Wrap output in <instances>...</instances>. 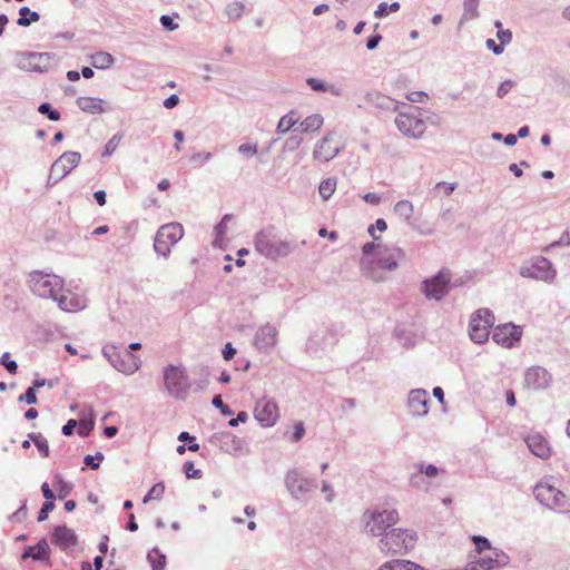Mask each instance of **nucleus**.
<instances>
[{
  "label": "nucleus",
  "instance_id": "obj_1",
  "mask_svg": "<svg viewBox=\"0 0 570 570\" xmlns=\"http://www.w3.org/2000/svg\"><path fill=\"white\" fill-rule=\"evenodd\" d=\"M399 520V511L389 502L375 504L366 509L362 515L365 533L381 538H383V535L389 532L387 529L396 524Z\"/></svg>",
  "mask_w": 570,
  "mask_h": 570
},
{
  "label": "nucleus",
  "instance_id": "obj_2",
  "mask_svg": "<svg viewBox=\"0 0 570 570\" xmlns=\"http://www.w3.org/2000/svg\"><path fill=\"white\" fill-rule=\"evenodd\" d=\"M417 542V533L412 529L393 528L379 541V549L384 554L405 556Z\"/></svg>",
  "mask_w": 570,
  "mask_h": 570
},
{
  "label": "nucleus",
  "instance_id": "obj_3",
  "mask_svg": "<svg viewBox=\"0 0 570 570\" xmlns=\"http://www.w3.org/2000/svg\"><path fill=\"white\" fill-rule=\"evenodd\" d=\"M27 284L36 296L51 299L57 298V295L62 292L65 286V282L60 276L43 271L30 272Z\"/></svg>",
  "mask_w": 570,
  "mask_h": 570
},
{
  "label": "nucleus",
  "instance_id": "obj_4",
  "mask_svg": "<svg viewBox=\"0 0 570 570\" xmlns=\"http://www.w3.org/2000/svg\"><path fill=\"white\" fill-rule=\"evenodd\" d=\"M284 484L291 498L301 503H306L308 494L317 487L316 480L308 476L306 471L298 466L286 472Z\"/></svg>",
  "mask_w": 570,
  "mask_h": 570
},
{
  "label": "nucleus",
  "instance_id": "obj_5",
  "mask_svg": "<svg viewBox=\"0 0 570 570\" xmlns=\"http://www.w3.org/2000/svg\"><path fill=\"white\" fill-rule=\"evenodd\" d=\"M535 499L544 507L559 513L570 511V499L548 481L539 482L534 489Z\"/></svg>",
  "mask_w": 570,
  "mask_h": 570
},
{
  "label": "nucleus",
  "instance_id": "obj_6",
  "mask_svg": "<svg viewBox=\"0 0 570 570\" xmlns=\"http://www.w3.org/2000/svg\"><path fill=\"white\" fill-rule=\"evenodd\" d=\"M522 277L542 281L544 283H552L557 276V271L552 263L543 257L535 256L524 262L519 269Z\"/></svg>",
  "mask_w": 570,
  "mask_h": 570
},
{
  "label": "nucleus",
  "instance_id": "obj_7",
  "mask_svg": "<svg viewBox=\"0 0 570 570\" xmlns=\"http://www.w3.org/2000/svg\"><path fill=\"white\" fill-rule=\"evenodd\" d=\"M102 354L115 370L126 375L134 374L141 366L138 356L131 354L130 351L120 352L114 345L104 346Z\"/></svg>",
  "mask_w": 570,
  "mask_h": 570
},
{
  "label": "nucleus",
  "instance_id": "obj_8",
  "mask_svg": "<svg viewBox=\"0 0 570 570\" xmlns=\"http://www.w3.org/2000/svg\"><path fill=\"white\" fill-rule=\"evenodd\" d=\"M163 376L165 389L170 396L177 400L186 397L189 382L184 367L170 364L164 368Z\"/></svg>",
  "mask_w": 570,
  "mask_h": 570
},
{
  "label": "nucleus",
  "instance_id": "obj_9",
  "mask_svg": "<svg viewBox=\"0 0 570 570\" xmlns=\"http://www.w3.org/2000/svg\"><path fill=\"white\" fill-rule=\"evenodd\" d=\"M184 236V228L179 223H169L159 227L154 240L155 252L164 257H168L171 247Z\"/></svg>",
  "mask_w": 570,
  "mask_h": 570
},
{
  "label": "nucleus",
  "instance_id": "obj_10",
  "mask_svg": "<svg viewBox=\"0 0 570 570\" xmlns=\"http://www.w3.org/2000/svg\"><path fill=\"white\" fill-rule=\"evenodd\" d=\"M494 315L489 308H479L470 320L469 335L476 344H483L489 340L490 328L494 325Z\"/></svg>",
  "mask_w": 570,
  "mask_h": 570
},
{
  "label": "nucleus",
  "instance_id": "obj_11",
  "mask_svg": "<svg viewBox=\"0 0 570 570\" xmlns=\"http://www.w3.org/2000/svg\"><path fill=\"white\" fill-rule=\"evenodd\" d=\"M53 56L51 52H22L18 56L17 66L26 71L46 72Z\"/></svg>",
  "mask_w": 570,
  "mask_h": 570
},
{
  "label": "nucleus",
  "instance_id": "obj_12",
  "mask_svg": "<svg viewBox=\"0 0 570 570\" xmlns=\"http://www.w3.org/2000/svg\"><path fill=\"white\" fill-rule=\"evenodd\" d=\"M450 275L439 272L436 275L422 282L421 291L428 299L441 301L449 294Z\"/></svg>",
  "mask_w": 570,
  "mask_h": 570
},
{
  "label": "nucleus",
  "instance_id": "obj_13",
  "mask_svg": "<svg viewBox=\"0 0 570 570\" xmlns=\"http://www.w3.org/2000/svg\"><path fill=\"white\" fill-rule=\"evenodd\" d=\"M396 128L406 137L420 139L425 132L426 125L414 114L399 112L395 117Z\"/></svg>",
  "mask_w": 570,
  "mask_h": 570
},
{
  "label": "nucleus",
  "instance_id": "obj_14",
  "mask_svg": "<svg viewBox=\"0 0 570 570\" xmlns=\"http://www.w3.org/2000/svg\"><path fill=\"white\" fill-rule=\"evenodd\" d=\"M405 261V253L399 246L377 245V256L373 264L385 271H394Z\"/></svg>",
  "mask_w": 570,
  "mask_h": 570
},
{
  "label": "nucleus",
  "instance_id": "obj_15",
  "mask_svg": "<svg viewBox=\"0 0 570 570\" xmlns=\"http://www.w3.org/2000/svg\"><path fill=\"white\" fill-rule=\"evenodd\" d=\"M254 416L264 428L275 425L279 419V411L276 402L269 399L259 400L256 403Z\"/></svg>",
  "mask_w": 570,
  "mask_h": 570
},
{
  "label": "nucleus",
  "instance_id": "obj_16",
  "mask_svg": "<svg viewBox=\"0 0 570 570\" xmlns=\"http://www.w3.org/2000/svg\"><path fill=\"white\" fill-rule=\"evenodd\" d=\"M510 562V557L501 549L494 548L490 556L480 558L475 563H470L465 570H495L505 567Z\"/></svg>",
  "mask_w": 570,
  "mask_h": 570
},
{
  "label": "nucleus",
  "instance_id": "obj_17",
  "mask_svg": "<svg viewBox=\"0 0 570 570\" xmlns=\"http://www.w3.org/2000/svg\"><path fill=\"white\" fill-rule=\"evenodd\" d=\"M521 335L522 331L519 326L508 323L494 327L492 340L504 347H511L521 338Z\"/></svg>",
  "mask_w": 570,
  "mask_h": 570
},
{
  "label": "nucleus",
  "instance_id": "obj_18",
  "mask_svg": "<svg viewBox=\"0 0 570 570\" xmlns=\"http://www.w3.org/2000/svg\"><path fill=\"white\" fill-rule=\"evenodd\" d=\"M341 147L334 144L333 135L330 134L316 142L313 150V158L320 163H327L340 154Z\"/></svg>",
  "mask_w": 570,
  "mask_h": 570
},
{
  "label": "nucleus",
  "instance_id": "obj_19",
  "mask_svg": "<svg viewBox=\"0 0 570 570\" xmlns=\"http://www.w3.org/2000/svg\"><path fill=\"white\" fill-rule=\"evenodd\" d=\"M551 382V374L541 366H531L524 373V385L532 390L546 389Z\"/></svg>",
  "mask_w": 570,
  "mask_h": 570
},
{
  "label": "nucleus",
  "instance_id": "obj_20",
  "mask_svg": "<svg viewBox=\"0 0 570 570\" xmlns=\"http://www.w3.org/2000/svg\"><path fill=\"white\" fill-rule=\"evenodd\" d=\"M429 395L423 389H415L409 393L407 407L413 416H424L429 413Z\"/></svg>",
  "mask_w": 570,
  "mask_h": 570
},
{
  "label": "nucleus",
  "instance_id": "obj_21",
  "mask_svg": "<svg viewBox=\"0 0 570 570\" xmlns=\"http://www.w3.org/2000/svg\"><path fill=\"white\" fill-rule=\"evenodd\" d=\"M51 542L61 550H67L77 546L78 537L76 532L67 525H56L51 533Z\"/></svg>",
  "mask_w": 570,
  "mask_h": 570
},
{
  "label": "nucleus",
  "instance_id": "obj_22",
  "mask_svg": "<svg viewBox=\"0 0 570 570\" xmlns=\"http://www.w3.org/2000/svg\"><path fill=\"white\" fill-rule=\"evenodd\" d=\"M81 161V154L78 151H65L53 161V171H59L60 176L69 175Z\"/></svg>",
  "mask_w": 570,
  "mask_h": 570
},
{
  "label": "nucleus",
  "instance_id": "obj_23",
  "mask_svg": "<svg viewBox=\"0 0 570 570\" xmlns=\"http://www.w3.org/2000/svg\"><path fill=\"white\" fill-rule=\"evenodd\" d=\"M529 450L532 454L540 459H548L551 455V448L549 441L540 433L529 434L524 439Z\"/></svg>",
  "mask_w": 570,
  "mask_h": 570
},
{
  "label": "nucleus",
  "instance_id": "obj_24",
  "mask_svg": "<svg viewBox=\"0 0 570 570\" xmlns=\"http://www.w3.org/2000/svg\"><path fill=\"white\" fill-rule=\"evenodd\" d=\"M58 306L63 312H78L86 307V299L70 291L61 292L55 298Z\"/></svg>",
  "mask_w": 570,
  "mask_h": 570
},
{
  "label": "nucleus",
  "instance_id": "obj_25",
  "mask_svg": "<svg viewBox=\"0 0 570 570\" xmlns=\"http://www.w3.org/2000/svg\"><path fill=\"white\" fill-rule=\"evenodd\" d=\"M276 335L277 331L275 326L271 324H265L261 326L255 334V346L258 350L268 351L269 348L274 347L276 343Z\"/></svg>",
  "mask_w": 570,
  "mask_h": 570
},
{
  "label": "nucleus",
  "instance_id": "obj_26",
  "mask_svg": "<svg viewBox=\"0 0 570 570\" xmlns=\"http://www.w3.org/2000/svg\"><path fill=\"white\" fill-rule=\"evenodd\" d=\"M50 554V549L46 539H40L36 546L27 547L22 554L21 559L27 560L31 558L35 561H45L48 560Z\"/></svg>",
  "mask_w": 570,
  "mask_h": 570
},
{
  "label": "nucleus",
  "instance_id": "obj_27",
  "mask_svg": "<svg viewBox=\"0 0 570 570\" xmlns=\"http://www.w3.org/2000/svg\"><path fill=\"white\" fill-rule=\"evenodd\" d=\"M76 104L80 110L90 115H100L107 111V108L104 106L105 101L100 98L79 97Z\"/></svg>",
  "mask_w": 570,
  "mask_h": 570
},
{
  "label": "nucleus",
  "instance_id": "obj_28",
  "mask_svg": "<svg viewBox=\"0 0 570 570\" xmlns=\"http://www.w3.org/2000/svg\"><path fill=\"white\" fill-rule=\"evenodd\" d=\"M394 214L405 222L409 226H413L414 206L412 202L407 199L399 200L393 208Z\"/></svg>",
  "mask_w": 570,
  "mask_h": 570
},
{
  "label": "nucleus",
  "instance_id": "obj_29",
  "mask_svg": "<svg viewBox=\"0 0 570 570\" xmlns=\"http://www.w3.org/2000/svg\"><path fill=\"white\" fill-rule=\"evenodd\" d=\"M276 237L272 232L263 230L255 237V248L258 253L267 257V252L273 250Z\"/></svg>",
  "mask_w": 570,
  "mask_h": 570
},
{
  "label": "nucleus",
  "instance_id": "obj_30",
  "mask_svg": "<svg viewBox=\"0 0 570 570\" xmlns=\"http://www.w3.org/2000/svg\"><path fill=\"white\" fill-rule=\"evenodd\" d=\"M306 83L314 91L330 92L335 97L343 95V89L334 83H327L318 78H307Z\"/></svg>",
  "mask_w": 570,
  "mask_h": 570
},
{
  "label": "nucleus",
  "instance_id": "obj_31",
  "mask_svg": "<svg viewBox=\"0 0 570 570\" xmlns=\"http://www.w3.org/2000/svg\"><path fill=\"white\" fill-rule=\"evenodd\" d=\"M423 570V567L409 560H391L380 566L377 570Z\"/></svg>",
  "mask_w": 570,
  "mask_h": 570
},
{
  "label": "nucleus",
  "instance_id": "obj_32",
  "mask_svg": "<svg viewBox=\"0 0 570 570\" xmlns=\"http://www.w3.org/2000/svg\"><path fill=\"white\" fill-rule=\"evenodd\" d=\"M294 249H295V246L291 242L276 239L273 250L267 252V257L272 258V259H277L279 257H286Z\"/></svg>",
  "mask_w": 570,
  "mask_h": 570
},
{
  "label": "nucleus",
  "instance_id": "obj_33",
  "mask_svg": "<svg viewBox=\"0 0 570 570\" xmlns=\"http://www.w3.org/2000/svg\"><path fill=\"white\" fill-rule=\"evenodd\" d=\"M233 219V216L229 214H226L223 216L222 220L215 226L214 228V235L215 238L213 240L214 247H223L224 244V236L227 230V224Z\"/></svg>",
  "mask_w": 570,
  "mask_h": 570
},
{
  "label": "nucleus",
  "instance_id": "obj_34",
  "mask_svg": "<svg viewBox=\"0 0 570 570\" xmlns=\"http://www.w3.org/2000/svg\"><path fill=\"white\" fill-rule=\"evenodd\" d=\"M323 121L324 119L321 115L314 114L302 120L298 129L301 132L305 134L314 132L322 127Z\"/></svg>",
  "mask_w": 570,
  "mask_h": 570
},
{
  "label": "nucleus",
  "instance_id": "obj_35",
  "mask_svg": "<svg viewBox=\"0 0 570 570\" xmlns=\"http://www.w3.org/2000/svg\"><path fill=\"white\" fill-rule=\"evenodd\" d=\"M147 561L149 562L151 570H165L166 556L157 548H153L147 553Z\"/></svg>",
  "mask_w": 570,
  "mask_h": 570
},
{
  "label": "nucleus",
  "instance_id": "obj_36",
  "mask_svg": "<svg viewBox=\"0 0 570 570\" xmlns=\"http://www.w3.org/2000/svg\"><path fill=\"white\" fill-rule=\"evenodd\" d=\"M479 4L480 0H463V13L460 20L461 24L479 17Z\"/></svg>",
  "mask_w": 570,
  "mask_h": 570
},
{
  "label": "nucleus",
  "instance_id": "obj_37",
  "mask_svg": "<svg viewBox=\"0 0 570 570\" xmlns=\"http://www.w3.org/2000/svg\"><path fill=\"white\" fill-rule=\"evenodd\" d=\"M115 62L114 57L105 51H98L91 56V65L96 69H107Z\"/></svg>",
  "mask_w": 570,
  "mask_h": 570
},
{
  "label": "nucleus",
  "instance_id": "obj_38",
  "mask_svg": "<svg viewBox=\"0 0 570 570\" xmlns=\"http://www.w3.org/2000/svg\"><path fill=\"white\" fill-rule=\"evenodd\" d=\"M19 18L17 24L20 27H28L32 22H37L40 19V14L36 11L30 10L28 7H21L19 9Z\"/></svg>",
  "mask_w": 570,
  "mask_h": 570
},
{
  "label": "nucleus",
  "instance_id": "obj_39",
  "mask_svg": "<svg viewBox=\"0 0 570 570\" xmlns=\"http://www.w3.org/2000/svg\"><path fill=\"white\" fill-rule=\"evenodd\" d=\"M299 120V117L295 111H289L286 115H284L278 124H277V131L281 134H285L289 131Z\"/></svg>",
  "mask_w": 570,
  "mask_h": 570
},
{
  "label": "nucleus",
  "instance_id": "obj_40",
  "mask_svg": "<svg viewBox=\"0 0 570 570\" xmlns=\"http://www.w3.org/2000/svg\"><path fill=\"white\" fill-rule=\"evenodd\" d=\"M335 189H336V178L335 177H328V178L322 180L318 186L320 196L324 200H328L332 197V195L334 194Z\"/></svg>",
  "mask_w": 570,
  "mask_h": 570
},
{
  "label": "nucleus",
  "instance_id": "obj_41",
  "mask_svg": "<svg viewBox=\"0 0 570 570\" xmlns=\"http://www.w3.org/2000/svg\"><path fill=\"white\" fill-rule=\"evenodd\" d=\"M245 11V4L240 1H232L225 8V14L228 20L235 21L239 19Z\"/></svg>",
  "mask_w": 570,
  "mask_h": 570
},
{
  "label": "nucleus",
  "instance_id": "obj_42",
  "mask_svg": "<svg viewBox=\"0 0 570 570\" xmlns=\"http://www.w3.org/2000/svg\"><path fill=\"white\" fill-rule=\"evenodd\" d=\"M222 446L225 451H227L232 454H237L243 446V442L238 438L228 433V434L224 435V441H223Z\"/></svg>",
  "mask_w": 570,
  "mask_h": 570
},
{
  "label": "nucleus",
  "instance_id": "obj_43",
  "mask_svg": "<svg viewBox=\"0 0 570 570\" xmlns=\"http://www.w3.org/2000/svg\"><path fill=\"white\" fill-rule=\"evenodd\" d=\"M53 487L58 490V497L65 499L72 491V484L63 480L60 474H56L53 478Z\"/></svg>",
  "mask_w": 570,
  "mask_h": 570
},
{
  "label": "nucleus",
  "instance_id": "obj_44",
  "mask_svg": "<svg viewBox=\"0 0 570 570\" xmlns=\"http://www.w3.org/2000/svg\"><path fill=\"white\" fill-rule=\"evenodd\" d=\"M400 10V3L397 1H394L392 3L387 2H381L376 10L374 11L375 18H384L391 12H396Z\"/></svg>",
  "mask_w": 570,
  "mask_h": 570
},
{
  "label": "nucleus",
  "instance_id": "obj_45",
  "mask_svg": "<svg viewBox=\"0 0 570 570\" xmlns=\"http://www.w3.org/2000/svg\"><path fill=\"white\" fill-rule=\"evenodd\" d=\"M165 493V484L163 482H158L153 485V488L147 492L144 497L142 502L146 504L151 500H160Z\"/></svg>",
  "mask_w": 570,
  "mask_h": 570
},
{
  "label": "nucleus",
  "instance_id": "obj_46",
  "mask_svg": "<svg viewBox=\"0 0 570 570\" xmlns=\"http://www.w3.org/2000/svg\"><path fill=\"white\" fill-rule=\"evenodd\" d=\"M325 343L320 342V335L315 333L312 335L307 342L306 350L308 353L317 355L320 351H324L326 348Z\"/></svg>",
  "mask_w": 570,
  "mask_h": 570
},
{
  "label": "nucleus",
  "instance_id": "obj_47",
  "mask_svg": "<svg viewBox=\"0 0 570 570\" xmlns=\"http://www.w3.org/2000/svg\"><path fill=\"white\" fill-rule=\"evenodd\" d=\"M474 547H475V551L478 553H482L483 551L485 550H490L492 551V547H491V542L488 538L483 537V535H473L471 538Z\"/></svg>",
  "mask_w": 570,
  "mask_h": 570
},
{
  "label": "nucleus",
  "instance_id": "obj_48",
  "mask_svg": "<svg viewBox=\"0 0 570 570\" xmlns=\"http://www.w3.org/2000/svg\"><path fill=\"white\" fill-rule=\"evenodd\" d=\"M122 138V135L120 134H116L114 135L105 145V148H104V151H102V157H109L111 156L115 150L117 149L120 140Z\"/></svg>",
  "mask_w": 570,
  "mask_h": 570
},
{
  "label": "nucleus",
  "instance_id": "obj_49",
  "mask_svg": "<svg viewBox=\"0 0 570 570\" xmlns=\"http://www.w3.org/2000/svg\"><path fill=\"white\" fill-rule=\"evenodd\" d=\"M38 111L41 115L47 116L52 121H58L60 119V112L51 107L49 102H42L38 107Z\"/></svg>",
  "mask_w": 570,
  "mask_h": 570
},
{
  "label": "nucleus",
  "instance_id": "obj_50",
  "mask_svg": "<svg viewBox=\"0 0 570 570\" xmlns=\"http://www.w3.org/2000/svg\"><path fill=\"white\" fill-rule=\"evenodd\" d=\"M416 470L423 475L428 478H435L439 474V468L434 464H424V462H419L415 464Z\"/></svg>",
  "mask_w": 570,
  "mask_h": 570
},
{
  "label": "nucleus",
  "instance_id": "obj_51",
  "mask_svg": "<svg viewBox=\"0 0 570 570\" xmlns=\"http://www.w3.org/2000/svg\"><path fill=\"white\" fill-rule=\"evenodd\" d=\"M0 364L2 366H4V368L10 373V374H17L18 372V364L16 361L13 360H10V353L9 352H6L1 355L0 357Z\"/></svg>",
  "mask_w": 570,
  "mask_h": 570
},
{
  "label": "nucleus",
  "instance_id": "obj_52",
  "mask_svg": "<svg viewBox=\"0 0 570 570\" xmlns=\"http://www.w3.org/2000/svg\"><path fill=\"white\" fill-rule=\"evenodd\" d=\"M102 461L104 454L101 452H97L95 455L88 454L83 459L85 464L92 470H97Z\"/></svg>",
  "mask_w": 570,
  "mask_h": 570
},
{
  "label": "nucleus",
  "instance_id": "obj_53",
  "mask_svg": "<svg viewBox=\"0 0 570 570\" xmlns=\"http://www.w3.org/2000/svg\"><path fill=\"white\" fill-rule=\"evenodd\" d=\"M178 440L180 442H186L188 443V450L189 451H193V452H196L199 450V444L196 442V439L195 436L190 435L188 432L184 431V432H180L179 435H178Z\"/></svg>",
  "mask_w": 570,
  "mask_h": 570
},
{
  "label": "nucleus",
  "instance_id": "obj_54",
  "mask_svg": "<svg viewBox=\"0 0 570 570\" xmlns=\"http://www.w3.org/2000/svg\"><path fill=\"white\" fill-rule=\"evenodd\" d=\"M19 402H24L29 405L36 404L38 402L36 390L33 387H28L23 394L18 397Z\"/></svg>",
  "mask_w": 570,
  "mask_h": 570
},
{
  "label": "nucleus",
  "instance_id": "obj_55",
  "mask_svg": "<svg viewBox=\"0 0 570 570\" xmlns=\"http://www.w3.org/2000/svg\"><path fill=\"white\" fill-rule=\"evenodd\" d=\"M184 472L187 479H200L203 475V472L199 469L194 468V463L191 461L185 462Z\"/></svg>",
  "mask_w": 570,
  "mask_h": 570
},
{
  "label": "nucleus",
  "instance_id": "obj_56",
  "mask_svg": "<svg viewBox=\"0 0 570 570\" xmlns=\"http://www.w3.org/2000/svg\"><path fill=\"white\" fill-rule=\"evenodd\" d=\"M515 86V82L511 79H507L503 82H501L497 89V96L498 98L505 97L511 89Z\"/></svg>",
  "mask_w": 570,
  "mask_h": 570
},
{
  "label": "nucleus",
  "instance_id": "obj_57",
  "mask_svg": "<svg viewBox=\"0 0 570 570\" xmlns=\"http://www.w3.org/2000/svg\"><path fill=\"white\" fill-rule=\"evenodd\" d=\"M212 404L216 409H219L224 416H230L233 414V411L226 404H224L220 395H215L212 400Z\"/></svg>",
  "mask_w": 570,
  "mask_h": 570
},
{
  "label": "nucleus",
  "instance_id": "obj_58",
  "mask_svg": "<svg viewBox=\"0 0 570 570\" xmlns=\"http://www.w3.org/2000/svg\"><path fill=\"white\" fill-rule=\"evenodd\" d=\"M79 428H78V434L81 436V438H86L90 434V432L92 431L94 429V425H95V422L92 420H89V421H85V420H81L79 423H78Z\"/></svg>",
  "mask_w": 570,
  "mask_h": 570
},
{
  "label": "nucleus",
  "instance_id": "obj_59",
  "mask_svg": "<svg viewBox=\"0 0 570 570\" xmlns=\"http://www.w3.org/2000/svg\"><path fill=\"white\" fill-rule=\"evenodd\" d=\"M53 509H55V503H53V502H51V501H46V502L42 504V507H41V509H40V511H39V513H38V518H37V519H38V521H39V522H43V521H46V520L48 519L49 513H50Z\"/></svg>",
  "mask_w": 570,
  "mask_h": 570
},
{
  "label": "nucleus",
  "instance_id": "obj_60",
  "mask_svg": "<svg viewBox=\"0 0 570 570\" xmlns=\"http://www.w3.org/2000/svg\"><path fill=\"white\" fill-rule=\"evenodd\" d=\"M387 228V224L383 218L376 219L374 225H371L367 229L368 234L373 237L374 240H377L379 237L375 236L374 230L377 229L380 232H385Z\"/></svg>",
  "mask_w": 570,
  "mask_h": 570
},
{
  "label": "nucleus",
  "instance_id": "obj_61",
  "mask_svg": "<svg viewBox=\"0 0 570 570\" xmlns=\"http://www.w3.org/2000/svg\"><path fill=\"white\" fill-rule=\"evenodd\" d=\"M212 159V154L208 151L194 154L190 158L191 163L197 166H203Z\"/></svg>",
  "mask_w": 570,
  "mask_h": 570
},
{
  "label": "nucleus",
  "instance_id": "obj_62",
  "mask_svg": "<svg viewBox=\"0 0 570 570\" xmlns=\"http://www.w3.org/2000/svg\"><path fill=\"white\" fill-rule=\"evenodd\" d=\"M159 21L163 28L167 31H174L179 27L178 23H176L174 19L168 14H163Z\"/></svg>",
  "mask_w": 570,
  "mask_h": 570
},
{
  "label": "nucleus",
  "instance_id": "obj_63",
  "mask_svg": "<svg viewBox=\"0 0 570 570\" xmlns=\"http://www.w3.org/2000/svg\"><path fill=\"white\" fill-rule=\"evenodd\" d=\"M304 434H305V428H304L303 422H297L294 425V431L291 434L289 440L292 442H298L304 436Z\"/></svg>",
  "mask_w": 570,
  "mask_h": 570
},
{
  "label": "nucleus",
  "instance_id": "obj_64",
  "mask_svg": "<svg viewBox=\"0 0 570 570\" xmlns=\"http://www.w3.org/2000/svg\"><path fill=\"white\" fill-rule=\"evenodd\" d=\"M570 245V234H569V230H564L561 235V237L556 240V242H552L548 248H554V247H560V246H568Z\"/></svg>",
  "mask_w": 570,
  "mask_h": 570
}]
</instances>
